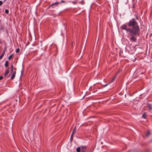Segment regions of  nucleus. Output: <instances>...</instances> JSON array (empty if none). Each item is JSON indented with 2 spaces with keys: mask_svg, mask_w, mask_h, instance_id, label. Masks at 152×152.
I'll return each mask as SVG.
<instances>
[{
  "mask_svg": "<svg viewBox=\"0 0 152 152\" xmlns=\"http://www.w3.org/2000/svg\"><path fill=\"white\" fill-rule=\"evenodd\" d=\"M121 28L126 31L128 36H131L130 40L132 42H135L137 39L135 36L139 35L140 27L138 23L134 18L130 20L127 25L124 24L121 26Z\"/></svg>",
  "mask_w": 152,
  "mask_h": 152,
  "instance_id": "obj_1",
  "label": "nucleus"
},
{
  "mask_svg": "<svg viewBox=\"0 0 152 152\" xmlns=\"http://www.w3.org/2000/svg\"><path fill=\"white\" fill-rule=\"evenodd\" d=\"M59 4V3L58 2H56L55 3H53L52 4L49 6L48 8V9H49L50 7H52L54 5H57Z\"/></svg>",
  "mask_w": 152,
  "mask_h": 152,
  "instance_id": "obj_2",
  "label": "nucleus"
},
{
  "mask_svg": "<svg viewBox=\"0 0 152 152\" xmlns=\"http://www.w3.org/2000/svg\"><path fill=\"white\" fill-rule=\"evenodd\" d=\"M16 74V71H14V72L12 73V76L10 78V79L13 80L15 76V75Z\"/></svg>",
  "mask_w": 152,
  "mask_h": 152,
  "instance_id": "obj_3",
  "label": "nucleus"
},
{
  "mask_svg": "<svg viewBox=\"0 0 152 152\" xmlns=\"http://www.w3.org/2000/svg\"><path fill=\"white\" fill-rule=\"evenodd\" d=\"M142 117L145 119L147 118V115L146 113H144L142 115Z\"/></svg>",
  "mask_w": 152,
  "mask_h": 152,
  "instance_id": "obj_4",
  "label": "nucleus"
},
{
  "mask_svg": "<svg viewBox=\"0 0 152 152\" xmlns=\"http://www.w3.org/2000/svg\"><path fill=\"white\" fill-rule=\"evenodd\" d=\"M76 127H75L74 128L72 134H75L76 132Z\"/></svg>",
  "mask_w": 152,
  "mask_h": 152,
  "instance_id": "obj_5",
  "label": "nucleus"
},
{
  "mask_svg": "<svg viewBox=\"0 0 152 152\" xmlns=\"http://www.w3.org/2000/svg\"><path fill=\"white\" fill-rule=\"evenodd\" d=\"M80 148L82 150H83V151H84V150L86 149V147L83 146H80Z\"/></svg>",
  "mask_w": 152,
  "mask_h": 152,
  "instance_id": "obj_6",
  "label": "nucleus"
},
{
  "mask_svg": "<svg viewBox=\"0 0 152 152\" xmlns=\"http://www.w3.org/2000/svg\"><path fill=\"white\" fill-rule=\"evenodd\" d=\"M147 107L149 108L150 110H151L152 109V107L151 104H148Z\"/></svg>",
  "mask_w": 152,
  "mask_h": 152,
  "instance_id": "obj_7",
  "label": "nucleus"
},
{
  "mask_svg": "<svg viewBox=\"0 0 152 152\" xmlns=\"http://www.w3.org/2000/svg\"><path fill=\"white\" fill-rule=\"evenodd\" d=\"M9 62L8 61H6L5 63V67H7L8 66Z\"/></svg>",
  "mask_w": 152,
  "mask_h": 152,
  "instance_id": "obj_8",
  "label": "nucleus"
},
{
  "mask_svg": "<svg viewBox=\"0 0 152 152\" xmlns=\"http://www.w3.org/2000/svg\"><path fill=\"white\" fill-rule=\"evenodd\" d=\"M81 148L80 147H77L76 149V151L77 152H80V150H81Z\"/></svg>",
  "mask_w": 152,
  "mask_h": 152,
  "instance_id": "obj_9",
  "label": "nucleus"
},
{
  "mask_svg": "<svg viewBox=\"0 0 152 152\" xmlns=\"http://www.w3.org/2000/svg\"><path fill=\"white\" fill-rule=\"evenodd\" d=\"M116 78V75L114 76V77H113V78L111 80L110 82L111 83V82H113L115 80V79Z\"/></svg>",
  "mask_w": 152,
  "mask_h": 152,
  "instance_id": "obj_10",
  "label": "nucleus"
},
{
  "mask_svg": "<svg viewBox=\"0 0 152 152\" xmlns=\"http://www.w3.org/2000/svg\"><path fill=\"white\" fill-rule=\"evenodd\" d=\"M13 54L10 55L8 57V59L9 60H10L13 57Z\"/></svg>",
  "mask_w": 152,
  "mask_h": 152,
  "instance_id": "obj_11",
  "label": "nucleus"
},
{
  "mask_svg": "<svg viewBox=\"0 0 152 152\" xmlns=\"http://www.w3.org/2000/svg\"><path fill=\"white\" fill-rule=\"evenodd\" d=\"M9 70H7V71L6 72L4 75V76H6L9 73Z\"/></svg>",
  "mask_w": 152,
  "mask_h": 152,
  "instance_id": "obj_12",
  "label": "nucleus"
},
{
  "mask_svg": "<svg viewBox=\"0 0 152 152\" xmlns=\"http://www.w3.org/2000/svg\"><path fill=\"white\" fill-rule=\"evenodd\" d=\"M20 51V49L19 48L17 49L16 50V53H18Z\"/></svg>",
  "mask_w": 152,
  "mask_h": 152,
  "instance_id": "obj_13",
  "label": "nucleus"
},
{
  "mask_svg": "<svg viewBox=\"0 0 152 152\" xmlns=\"http://www.w3.org/2000/svg\"><path fill=\"white\" fill-rule=\"evenodd\" d=\"M9 11L8 10L6 9L5 10V12L6 14H8L9 13Z\"/></svg>",
  "mask_w": 152,
  "mask_h": 152,
  "instance_id": "obj_14",
  "label": "nucleus"
},
{
  "mask_svg": "<svg viewBox=\"0 0 152 152\" xmlns=\"http://www.w3.org/2000/svg\"><path fill=\"white\" fill-rule=\"evenodd\" d=\"M73 134H72V135H71V137L70 139H71V141H72L73 140Z\"/></svg>",
  "mask_w": 152,
  "mask_h": 152,
  "instance_id": "obj_15",
  "label": "nucleus"
},
{
  "mask_svg": "<svg viewBox=\"0 0 152 152\" xmlns=\"http://www.w3.org/2000/svg\"><path fill=\"white\" fill-rule=\"evenodd\" d=\"M150 134V132L149 131H148L146 134V136H148Z\"/></svg>",
  "mask_w": 152,
  "mask_h": 152,
  "instance_id": "obj_16",
  "label": "nucleus"
},
{
  "mask_svg": "<svg viewBox=\"0 0 152 152\" xmlns=\"http://www.w3.org/2000/svg\"><path fill=\"white\" fill-rule=\"evenodd\" d=\"M3 2L2 1H0V6L1 5L3 4Z\"/></svg>",
  "mask_w": 152,
  "mask_h": 152,
  "instance_id": "obj_17",
  "label": "nucleus"
},
{
  "mask_svg": "<svg viewBox=\"0 0 152 152\" xmlns=\"http://www.w3.org/2000/svg\"><path fill=\"white\" fill-rule=\"evenodd\" d=\"M14 72V71H13V69H11V73H12Z\"/></svg>",
  "mask_w": 152,
  "mask_h": 152,
  "instance_id": "obj_18",
  "label": "nucleus"
},
{
  "mask_svg": "<svg viewBox=\"0 0 152 152\" xmlns=\"http://www.w3.org/2000/svg\"><path fill=\"white\" fill-rule=\"evenodd\" d=\"M3 57V56L2 55H1V56H0V60L1 59L2 57Z\"/></svg>",
  "mask_w": 152,
  "mask_h": 152,
  "instance_id": "obj_19",
  "label": "nucleus"
},
{
  "mask_svg": "<svg viewBox=\"0 0 152 152\" xmlns=\"http://www.w3.org/2000/svg\"><path fill=\"white\" fill-rule=\"evenodd\" d=\"M3 78V77L2 76H0V80H2Z\"/></svg>",
  "mask_w": 152,
  "mask_h": 152,
  "instance_id": "obj_20",
  "label": "nucleus"
},
{
  "mask_svg": "<svg viewBox=\"0 0 152 152\" xmlns=\"http://www.w3.org/2000/svg\"><path fill=\"white\" fill-rule=\"evenodd\" d=\"M6 47H5L4 48V51H4V52H5L6 51Z\"/></svg>",
  "mask_w": 152,
  "mask_h": 152,
  "instance_id": "obj_21",
  "label": "nucleus"
},
{
  "mask_svg": "<svg viewBox=\"0 0 152 152\" xmlns=\"http://www.w3.org/2000/svg\"><path fill=\"white\" fill-rule=\"evenodd\" d=\"M5 53V52H4V51H3L2 54V55L4 56V55Z\"/></svg>",
  "mask_w": 152,
  "mask_h": 152,
  "instance_id": "obj_22",
  "label": "nucleus"
},
{
  "mask_svg": "<svg viewBox=\"0 0 152 152\" xmlns=\"http://www.w3.org/2000/svg\"><path fill=\"white\" fill-rule=\"evenodd\" d=\"M65 2V1H64L62 0V1H61V3H64V2Z\"/></svg>",
  "mask_w": 152,
  "mask_h": 152,
  "instance_id": "obj_23",
  "label": "nucleus"
},
{
  "mask_svg": "<svg viewBox=\"0 0 152 152\" xmlns=\"http://www.w3.org/2000/svg\"><path fill=\"white\" fill-rule=\"evenodd\" d=\"M108 84H106L105 85H104V87H105V86H107L108 85Z\"/></svg>",
  "mask_w": 152,
  "mask_h": 152,
  "instance_id": "obj_24",
  "label": "nucleus"
},
{
  "mask_svg": "<svg viewBox=\"0 0 152 152\" xmlns=\"http://www.w3.org/2000/svg\"><path fill=\"white\" fill-rule=\"evenodd\" d=\"M13 66L12 65L11 67V69H13Z\"/></svg>",
  "mask_w": 152,
  "mask_h": 152,
  "instance_id": "obj_25",
  "label": "nucleus"
},
{
  "mask_svg": "<svg viewBox=\"0 0 152 152\" xmlns=\"http://www.w3.org/2000/svg\"><path fill=\"white\" fill-rule=\"evenodd\" d=\"M136 19H138V16H136Z\"/></svg>",
  "mask_w": 152,
  "mask_h": 152,
  "instance_id": "obj_26",
  "label": "nucleus"
},
{
  "mask_svg": "<svg viewBox=\"0 0 152 152\" xmlns=\"http://www.w3.org/2000/svg\"><path fill=\"white\" fill-rule=\"evenodd\" d=\"M119 72H118L116 73V75H117V74H118Z\"/></svg>",
  "mask_w": 152,
  "mask_h": 152,
  "instance_id": "obj_27",
  "label": "nucleus"
},
{
  "mask_svg": "<svg viewBox=\"0 0 152 152\" xmlns=\"http://www.w3.org/2000/svg\"><path fill=\"white\" fill-rule=\"evenodd\" d=\"M81 152H85V151H82Z\"/></svg>",
  "mask_w": 152,
  "mask_h": 152,
  "instance_id": "obj_28",
  "label": "nucleus"
},
{
  "mask_svg": "<svg viewBox=\"0 0 152 152\" xmlns=\"http://www.w3.org/2000/svg\"><path fill=\"white\" fill-rule=\"evenodd\" d=\"M6 0H4V2H5V1H6Z\"/></svg>",
  "mask_w": 152,
  "mask_h": 152,
  "instance_id": "obj_29",
  "label": "nucleus"
},
{
  "mask_svg": "<svg viewBox=\"0 0 152 152\" xmlns=\"http://www.w3.org/2000/svg\"><path fill=\"white\" fill-rule=\"evenodd\" d=\"M1 20H0V22H1Z\"/></svg>",
  "mask_w": 152,
  "mask_h": 152,
  "instance_id": "obj_30",
  "label": "nucleus"
}]
</instances>
